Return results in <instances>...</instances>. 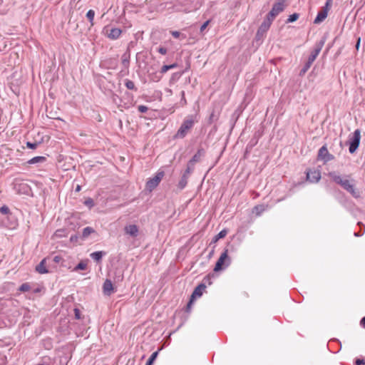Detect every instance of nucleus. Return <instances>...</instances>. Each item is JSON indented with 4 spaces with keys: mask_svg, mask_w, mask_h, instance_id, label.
Instances as JSON below:
<instances>
[{
    "mask_svg": "<svg viewBox=\"0 0 365 365\" xmlns=\"http://www.w3.org/2000/svg\"><path fill=\"white\" fill-rule=\"evenodd\" d=\"M230 264V258L228 257V250L225 249L217 259L214 267V271L215 272L221 271L227 267Z\"/></svg>",
    "mask_w": 365,
    "mask_h": 365,
    "instance_id": "obj_3",
    "label": "nucleus"
},
{
    "mask_svg": "<svg viewBox=\"0 0 365 365\" xmlns=\"http://www.w3.org/2000/svg\"><path fill=\"white\" fill-rule=\"evenodd\" d=\"M123 274H120V275H118V276L117 277V279H118V281H121V280H123Z\"/></svg>",
    "mask_w": 365,
    "mask_h": 365,
    "instance_id": "obj_50",
    "label": "nucleus"
},
{
    "mask_svg": "<svg viewBox=\"0 0 365 365\" xmlns=\"http://www.w3.org/2000/svg\"><path fill=\"white\" fill-rule=\"evenodd\" d=\"M87 267V263L85 262H79L73 269V271L84 270Z\"/></svg>",
    "mask_w": 365,
    "mask_h": 365,
    "instance_id": "obj_31",
    "label": "nucleus"
},
{
    "mask_svg": "<svg viewBox=\"0 0 365 365\" xmlns=\"http://www.w3.org/2000/svg\"><path fill=\"white\" fill-rule=\"evenodd\" d=\"M194 124L195 120H193L192 116H188L186 118L183 120L176 134L174 135V138H184L187 133L190 130V129L193 127Z\"/></svg>",
    "mask_w": 365,
    "mask_h": 365,
    "instance_id": "obj_2",
    "label": "nucleus"
},
{
    "mask_svg": "<svg viewBox=\"0 0 365 365\" xmlns=\"http://www.w3.org/2000/svg\"><path fill=\"white\" fill-rule=\"evenodd\" d=\"M217 118V115L214 113V112H212L210 115V123H212L214 122L215 120H216Z\"/></svg>",
    "mask_w": 365,
    "mask_h": 365,
    "instance_id": "obj_43",
    "label": "nucleus"
},
{
    "mask_svg": "<svg viewBox=\"0 0 365 365\" xmlns=\"http://www.w3.org/2000/svg\"><path fill=\"white\" fill-rule=\"evenodd\" d=\"M359 45H360V38H359L357 42H356V49H359Z\"/></svg>",
    "mask_w": 365,
    "mask_h": 365,
    "instance_id": "obj_51",
    "label": "nucleus"
},
{
    "mask_svg": "<svg viewBox=\"0 0 365 365\" xmlns=\"http://www.w3.org/2000/svg\"><path fill=\"white\" fill-rule=\"evenodd\" d=\"M205 288L206 286L203 283H201L199 285H197L195 288L192 294H191L190 297L192 298V299H195L197 297H201L202 294V292L205 289Z\"/></svg>",
    "mask_w": 365,
    "mask_h": 365,
    "instance_id": "obj_15",
    "label": "nucleus"
},
{
    "mask_svg": "<svg viewBox=\"0 0 365 365\" xmlns=\"http://www.w3.org/2000/svg\"><path fill=\"white\" fill-rule=\"evenodd\" d=\"M74 313H75L76 319H81V312H80V310L78 309H74Z\"/></svg>",
    "mask_w": 365,
    "mask_h": 365,
    "instance_id": "obj_44",
    "label": "nucleus"
},
{
    "mask_svg": "<svg viewBox=\"0 0 365 365\" xmlns=\"http://www.w3.org/2000/svg\"><path fill=\"white\" fill-rule=\"evenodd\" d=\"M194 165H193L192 163H191L190 162L188 161L187 165V168L185 170V172L183 173V175H187V176L189 177L190 175L194 170Z\"/></svg>",
    "mask_w": 365,
    "mask_h": 365,
    "instance_id": "obj_28",
    "label": "nucleus"
},
{
    "mask_svg": "<svg viewBox=\"0 0 365 365\" xmlns=\"http://www.w3.org/2000/svg\"><path fill=\"white\" fill-rule=\"evenodd\" d=\"M148 110V108L144 105H140L138 106V110L140 113H146Z\"/></svg>",
    "mask_w": 365,
    "mask_h": 365,
    "instance_id": "obj_35",
    "label": "nucleus"
},
{
    "mask_svg": "<svg viewBox=\"0 0 365 365\" xmlns=\"http://www.w3.org/2000/svg\"><path fill=\"white\" fill-rule=\"evenodd\" d=\"M160 79V77L154 76V78H152V80L155 81H158Z\"/></svg>",
    "mask_w": 365,
    "mask_h": 365,
    "instance_id": "obj_52",
    "label": "nucleus"
},
{
    "mask_svg": "<svg viewBox=\"0 0 365 365\" xmlns=\"http://www.w3.org/2000/svg\"><path fill=\"white\" fill-rule=\"evenodd\" d=\"M312 64V63L311 62L307 61V62L304 63L303 68L299 71V76H303L307 73V71L309 69Z\"/></svg>",
    "mask_w": 365,
    "mask_h": 365,
    "instance_id": "obj_25",
    "label": "nucleus"
},
{
    "mask_svg": "<svg viewBox=\"0 0 365 365\" xmlns=\"http://www.w3.org/2000/svg\"><path fill=\"white\" fill-rule=\"evenodd\" d=\"M113 291V287L111 280L106 279L103 284V292L104 294L110 296Z\"/></svg>",
    "mask_w": 365,
    "mask_h": 365,
    "instance_id": "obj_16",
    "label": "nucleus"
},
{
    "mask_svg": "<svg viewBox=\"0 0 365 365\" xmlns=\"http://www.w3.org/2000/svg\"><path fill=\"white\" fill-rule=\"evenodd\" d=\"M171 34L172 36L174 37V38H179L180 36V32L178 31H173L171 32Z\"/></svg>",
    "mask_w": 365,
    "mask_h": 365,
    "instance_id": "obj_47",
    "label": "nucleus"
},
{
    "mask_svg": "<svg viewBox=\"0 0 365 365\" xmlns=\"http://www.w3.org/2000/svg\"><path fill=\"white\" fill-rule=\"evenodd\" d=\"M0 212L4 215H8L10 213V210L6 205H3L0 207Z\"/></svg>",
    "mask_w": 365,
    "mask_h": 365,
    "instance_id": "obj_34",
    "label": "nucleus"
},
{
    "mask_svg": "<svg viewBox=\"0 0 365 365\" xmlns=\"http://www.w3.org/2000/svg\"><path fill=\"white\" fill-rule=\"evenodd\" d=\"M213 252H214V250H212L210 252V255H212L213 254Z\"/></svg>",
    "mask_w": 365,
    "mask_h": 365,
    "instance_id": "obj_56",
    "label": "nucleus"
},
{
    "mask_svg": "<svg viewBox=\"0 0 365 365\" xmlns=\"http://www.w3.org/2000/svg\"><path fill=\"white\" fill-rule=\"evenodd\" d=\"M328 176L337 185H340L344 190L348 192L353 197L358 199L361 197V192L359 189L356 188L354 180H349L347 178H343L336 172L332 171L328 173Z\"/></svg>",
    "mask_w": 365,
    "mask_h": 365,
    "instance_id": "obj_1",
    "label": "nucleus"
},
{
    "mask_svg": "<svg viewBox=\"0 0 365 365\" xmlns=\"http://www.w3.org/2000/svg\"><path fill=\"white\" fill-rule=\"evenodd\" d=\"M176 67H178V64L176 63L170 64V65H164V66H162V68L160 69V73H165L168 70L172 69V68H175Z\"/></svg>",
    "mask_w": 365,
    "mask_h": 365,
    "instance_id": "obj_26",
    "label": "nucleus"
},
{
    "mask_svg": "<svg viewBox=\"0 0 365 365\" xmlns=\"http://www.w3.org/2000/svg\"><path fill=\"white\" fill-rule=\"evenodd\" d=\"M165 175L163 171H158L153 178H150L145 185L146 189L153 191L160 182Z\"/></svg>",
    "mask_w": 365,
    "mask_h": 365,
    "instance_id": "obj_4",
    "label": "nucleus"
},
{
    "mask_svg": "<svg viewBox=\"0 0 365 365\" xmlns=\"http://www.w3.org/2000/svg\"><path fill=\"white\" fill-rule=\"evenodd\" d=\"M158 352H159V350L158 351H156L155 352H153L150 356L149 357V359H148V361H146L147 364H150V365H153L154 361H155L158 355Z\"/></svg>",
    "mask_w": 365,
    "mask_h": 365,
    "instance_id": "obj_29",
    "label": "nucleus"
},
{
    "mask_svg": "<svg viewBox=\"0 0 365 365\" xmlns=\"http://www.w3.org/2000/svg\"><path fill=\"white\" fill-rule=\"evenodd\" d=\"M125 86L129 90H133L135 91H137V88L135 87V83L129 79L125 80Z\"/></svg>",
    "mask_w": 365,
    "mask_h": 365,
    "instance_id": "obj_27",
    "label": "nucleus"
},
{
    "mask_svg": "<svg viewBox=\"0 0 365 365\" xmlns=\"http://www.w3.org/2000/svg\"><path fill=\"white\" fill-rule=\"evenodd\" d=\"M46 160V158L44 156H36L31 159H30L27 163L29 164H36L39 163H43Z\"/></svg>",
    "mask_w": 365,
    "mask_h": 365,
    "instance_id": "obj_23",
    "label": "nucleus"
},
{
    "mask_svg": "<svg viewBox=\"0 0 365 365\" xmlns=\"http://www.w3.org/2000/svg\"><path fill=\"white\" fill-rule=\"evenodd\" d=\"M331 2H332V0H327L325 6L317 14V16L314 21V24H319L321 22H322L327 17L328 11L329 9Z\"/></svg>",
    "mask_w": 365,
    "mask_h": 365,
    "instance_id": "obj_8",
    "label": "nucleus"
},
{
    "mask_svg": "<svg viewBox=\"0 0 365 365\" xmlns=\"http://www.w3.org/2000/svg\"><path fill=\"white\" fill-rule=\"evenodd\" d=\"M365 359H356L355 361V365H364Z\"/></svg>",
    "mask_w": 365,
    "mask_h": 365,
    "instance_id": "obj_41",
    "label": "nucleus"
},
{
    "mask_svg": "<svg viewBox=\"0 0 365 365\" xmlns=\"http://www.w3.org/2000/svg\"><path fill=\"white\" fill-rule=\"evenodd\" d=\"M262 206H255V209L257 210V211H259V208H261Z\"/></svg>",
    "mask_w": 365,
    "mask_h": 365,
    "instance_id": "obj_55",
    "label": "nucleus"
},
{
    "mask_svg": "<svg viewBox=\"0 0 365 365\" xmlns=\"http://www.w3.org/2000/svg\"><path fill=\"white\" fill-rule=\"evenodd\" d=\"M38 143H31V142L26 143L27 148H29L30 149H36V147L38 146Z\"/></svg>",
    "mask_w": 365,
    "mask_h": 365,
    "instance_id": "obj_36",
    "label": "nucleus"
},
{
    "mask_svg": "<svg viewBox=\"0 0 365 365\" xmlns=\"http://www.w3.org/2000/svg\"><path fill=\"white\" fill-rule=\"evenodd\" d=\"M209 23H210V21L208 20V21H206L205 22H204V23L201 25V26H200V31L201 33H202V32H203V31L206 29V27L207 26V25L209 24Z\"/></svg>",
    "mask_w": 365,
    "mask_h": 365,
    "instance_id": "obj_40",
    "label": "nucleus"
},
{
    "mask_svg": "<svg viewBox=\"0 0 365 365\" xmlns=\"http://www.w3.org/2000/svg\"><path fill=\"white\" fill-rule=\"evenodd\" d=\"M205 153V151L203 148L198 149L197 153L192 156V158L189 160V162L195 165V163L200 160L201 157L204 156Z\"/></svg>",
    "mask_w": 365,
    "mask_h": 365,
    "instance_id": "obj_18",
    "label": "nucleus"
},
{
    "mask_svg": "<svg viewBox=\"0 0 365 365\" xmlns=\"http://www.w3.org/2000/svg\"><path fill=\"white\" fill-rule=\"evenodd\" d=\"M124 231L126 235L132 237H136L139 234V229L136 225H128L124 227Z\"/></svg>",
    "mask_w": 365,
    "mask_h": 365,
    "instance_id": "obj_12",
    "label": "nucleus"
},
{
    "mask_svg": "<svg viewBox=\"0 0 365 365\" xmlns=\"http://www.w3.org/2000/svg\"><path fill=\"white\" fill-rule=\"evenodd\" d=\"M158 51L163 54V55H165L167 53V48H165V47H160L158 49Z\"/></svg>",
    "mask_w": 365,
    "mask_h": 365,
    "instance_id": "obj_45",
    "label": "nucleus"
},
{
    "mask_svg": "<svg viewBox=\"0 0 365 365\" xmlns=\"http://www.w3.org/2000/svg\"><path fill=\"white\" fill-rule=\"evenodd\" d=\"M361 139V132L359 129H356L353 136L350 138L349 150L350 153H354L359 148Z\"/></svg>",
    "mask_w": 365,
    "mask_h": 365,
    "instance_id": "obj_7",
    "label": "nucleus"
},
{
    "mask_svg": "<svg viewBox=\"0 0 365 365\" xmlns=\"http://www.w3.org/2000/svg\"><path fill=\"white\" fill-rule=\"evenodd\" d=\"M358 225L359 226L362 225L363 226V232L361 233L360 232H354V235L355 237H359V236H361L362 235H364V232H365V226L362 223V222H358Z\"/></svg>",
    "mask_w": 365,
    "mask_h": 365,
    "instance_id": "obj_37",
    "label": "nucleus"
},
{
    "mask_svg": "<svg viewBox=\"0 0 365 365\" xmlns=\"http://www.w3.org/2000/svg\"><path fill=\"white\" fill-rule=\"evenodd\" d=\"M96 232L95 230L91 227H86L83 230L81 237L87 238L91 234Z\"/></svg>",
    "mask_w": 365,
    "mask_h": 365,
    "instance_id": "obj_24",
    "label": "nucleus"
},
{
    "mask_svg": "<svg viewBox=\"0 0 365 365\" xmlns=\"http://www.w3.org/2000/svg\"><path fill=\"white\" fill-rule=\"evenodd\" d=\"M195 299H192V298L190 297V299L189 301V302L187 303V307H186V312H189L191 309V306H192V304L193 302Z\"/></svg>",
    "mask_w": 365,
    "mask_h": 365,
    "instance_id": "obj_42",
    "label": "nucleus"
},
{
    "mask_svg": "<svg viewBox=\"0 0 365 365\" xmlns=\"http://www.w3.org/2000/svg\"><path fill=\"white\" fill-rule=\"evenodd\" d=\"M188 178H189L188 176L182 174V175L181 176V178L178 184V187L180 190H183L186 187V185L187 184Z\"/></svg>",
    "mask_w": 365,
    "mask_h": 365,
    "instance_id": "obj_20",
    "label": "nucleus"
},
{
    "mask_svg": "<svg viewBox=\"0 0 365 365\" xmlns=\"http://www.w3.org/2000/svg\"><path fill=\"white\" fill-rule=\"evenodd\" d=\"M81 190V186L80 185H77L76 188V192H78Z\"/></svg>",
    "mask_w": 365,
    "mask_h": 365,
    "instance_id": "obj_53",
    "label": "nucleus"
},
{
    "mask_svg": "<svg viewBox=\"0 0 365 365\" xmlns=\"http://www.w3.org/2000/svg\"><path fill=\"white\" fill-rule=\"evenodd\" d=\"M272 24V19H266L263 21V22L259 26L256 36L255 39L256 41H260L263 38L264 36L267 33V31L269 30L270 26Z\"/></svg>",
    "mask_w": 365,
    "mask_h": 365,
    "instance_id": "obj_6",
    "label": "nucleus"
},
{
    "mask_svg": "<svg viewBox=\"0 0 365 365\" xmlns=\"http://www.w3.org/2000/svg\"><path fill=\"white\" fill-rule=\"evenodd\" d=\"M50 257L43 259L40 263L36 267V271L39 274H47L48 270L46 268V261L50 260Z\"/></svg>",
    "mask_w": 365,
    "mask_h": 365,
    "instance_id": "obj_13",
    "label": "nucleus"
},
{
    "mask_svg": "<svg viewBox=\"0 0 365 365\" xmlns=\"http://www.w3.org/2000/svg\"><path fill=\"white\" fill-rule=\"evenodd\" d=\"M30 285L27 283H24L22 284L19 288V290L21 291V292H28L30 290Z\"/></svg>",
    "mask_w": 365,
    "mask_h": 365,
    "instance_id": "obj_33",
    "label": "nucleus"
},
{
    "mask_svg": "<svg viewBox=\"0 0 365 365\" xmlns=\"http://www.w3.org/2000/svg\"><path fill=\"white\" fill-rule=\"evenodd\" d=\"M122 33L121 29L118 28H112L109 31L106 29V34L108 38L115 40L119 38Z\"/></svg>",
    "mask_w": 365,
    "mask_h": 365,
    "instance_id": "obj_14",
    "label": "nucleus"
},
{
    "mask_svg": "<svg viewBox=\"0 0 365 365\" xmlns=\"http://www.w3.org/2000/svg\"><path fill=\"white\" fill-rule=\"evenodd\" d=\"M361 231L363 232V226L362 225H361Z\"/></svg>",
    "mask_w": 365,
    "mask_h": 365,
    "instance_id": "obj_57",
    "label": "nucleus"
},
{
    "mask_svg": "<svg viewBox=\"0 0 365 365\" xmlns=\"http://www.w3.org/2000/svg\"><path fill=\"white\" fill-rule=\"evenodd\" d=\"M262 206H255V209L257 210V211H259V208H261Z\"/></svg>",
    "mask_w": 365,
    "mask_h": 365,
    "instance_id": "obj_54",
    "label": "nucleus"
},
{
    "mask_svg": "<svg viewBox=\"0 0 365 365\" xmlns=\"http://www.w3.org/2000/svg\"><path fill=\"white\" fill-rule=\"evenodd\" d=\"M324 43H325V39L323 38L316 43L314 48L312 50V51L311 52V54L309 55V56L308 58V60H307L308 61L313 63V62L317 58V56L319 54L321 50L322 49V48L324 45Z\"/></svg>",
    "mask_w": 365,
    "mask_h": 365,
    "instance_id": "obj_10",
    "label": "nucleus"
},
{
    "mask_svg": "<svg viewBox=\"0 0 365 365\" xmlns=\"http://www.w3.org/2000/svg\"><path fill=\"white\" fill-rule=\"evenodd\" d=\"M321 179L319 170H314L307 172V180L310 182H317Z\"/></svg>",
    "mask_w": 365,
    "mask_h": 365,
    "instance_id": "obj_11",
    "label": "nucleus"
},
{
    "mask_svg": "<svg viewBox=\"0 0 365 365\" xmlns=\"http://www.w3.org/2000/svg\"><path fill=\"white\" fill-rule=\"evenodd\" d=\"M299 14L294 13V14L289 15V18L287 20V23L294 22L299 19Z\"/></svg>",
    "mask_w": 365,
    "mask_h": 365,
    "instance_id": "obj_32",
    "label": "nucleus"
},
{
    "mask_svg": "<svg viewBox=\"0 0 365 365\" xmlns=\"http://www.w3.org/2000/svg\"><path fill=\"white\" fill-rule=\"evenodd\" d=\"M181 103H183V105H185L187 103L185 97V91H181Z\"/></svg>",
    "mask_w": 365,
    "mask_h": 365,
    "instance_id": "obj_46",
    "label": "nucleus"
},
{
    "mask_svg": "<svg viewBox=\"0 0 365 365\" xmlns=\"http://www.w3.org/2000/svg\"><path fill=\"white\" fill-rule=\"evenodd\" d=\"M78 237L77 235H72L70 238V241L71 242H76L77 240H78Z\"/></svg>",
    "mask_w": 365,
    "mask_h": 365,
    "instance_id": "obj_48",
    "label": "nucleus"
},
{
    "mask_svg": "<svg viewBox=\"0 0 365 365\" xmlns=\"http://www.w3.org/2000/svg\"><path fill=\"white\" fill-rule=\"evenodd\" d=\"M284 9V0H279L278 2L274 4L272 9L268 13L266 19H272V22L274 19Z\"/></svg>",
    "mask_w": 365,
    "mask_h": 365,
    "instance_id": "obj_5",
    "label": "nucleus"
},
{
    "mask_svg": "<svg viewBox=\"0 0 365 365\" xmlns=\"http://www.w3.org/2000/svg\"><path fill=\"white\" fill-rule=\"evenodd\" d=\"M85 205L89 207H92L94 205L93 200L91 198H88L85 201Z\"/></svg>",
    "mask_w": 365,
    "mask_h": 365,
    "instance_id": "obj_39",
    "label": "nucleus"
},
{
    "mask_svg": "<svg viewBox=\"0 0 365 365\" xmlns=\"http://www.w3.org/2000/svg\"><path fill=\"white\" fill-rule=\"evenodd\" d=\"M360 324L365 328V317L361 319Z\"/></svg>",
    "mask_w": 365,
    "mask_h": 365,
    "instance_id": "obj_49",
    "label": "nucleus"
},
{
    "mask_svg": "<svg viewBox=\"0 0 365 365\" xmlns=\"http://www.w3.org/2000/svg\"><path fill=\"white\" fill-rule=\"evenodd\" d=\"M318 159L327 163L334 159V156L330 154L328 151L327 145H323L318 152Z\"/></svg>",
    "mask_w": 365,
    "mask_h": 365,
    "instance_id": "obj_9",
    "label": "nucleus"
},
{
    "mask_svg": "<svg viewBox=\"0 0 365 365\" xmlns=\"http://www.w3.org/2000/svg\"><path fill=\"white\" fill-rule=\"evenodd\" d=\"M106 253L104 252H103V251H97V252H94L91 253L90 256L95 261L99 262V261L101 260L103 256Z\"/></svg>",
    "mask_w": 365,
    "mask_h": 365,
    "instance_id": "obj_22",
    "label": "nucleus"
},
{
    "mask_svg": "<svg viewBox=\"0 0 365 365\" xmlns=\"http://www.w3.org/2000/svg\"><path fill=\"white\" fill-rule=\"evenodd\" d=\"M62 260V257L59 255H56L52 258V261L56 264L60 263Z\"/></svg>",
    "mask_w": 365,
    "mask_h": 365,
    "instance_id": "obj_38",
    "label": "nucleus"
},
{
    "mask_svg": "<svg viewBox=\"0 0 365 365\" xmlns=\"http://www.w3.org/2000/svg\"><path fill=\"white\" fill-rule=\"evenodd\" d=\"M122 64L125 68H128L130 63V51L128 49L127 52L122 55Z\"/></svg>",
    "mask_w": 365,
    "mask_h": 365,
    "instance_id": "obj_19",
    "label": "nucleus"
},
{
    "mask_svg": "<svg viewBox=\"0 0 365 365\" xmlns=\"http://www.w3.org/2000/svg\"><path fill=\"white\" fill-rule=\"evenodd\" d=\"M15 188L17 191L22 194L29 195L31 191L30 187L25 182H21L15 185Z\"/></svg>",
    "mask_w": 365,
    "mask_h": 365,
    "instance_id": "obj_17",
    "label": "nucleus"
},
{
    "mask_svg": "<svg viewBox=\"0 0 365 365\" xmlns=\"http://www.w3.org/2000/svg\"><path fill=\"white\" fill-rule=\"evenodd\" d=\"M94 16H95V11L93 9H90L87 11L86 17L89 20L91 26L93 25Z\"/></svg>",
    "mask_w": 365,
    "mask_h": 365,
    "instance_id": "obj_30",
    "label": "nucleus"
},
{
    "mask_svg": "<svg viewBox=\"0 0 365 365\" xmlns=\"http://www.w3.org/2000/svg\"><path fill=\"white\" fill-rule=\"evenodd\" d=\"M227 234L226 229L222 230L217 235H216L212 240L211 243L217 242L220 239L224 238Z\"/></svg>",
    "mask_w": 365,
    "mask_h": 365,
    "instance_id": "obj_21",
    "label": "nucleus"
}]
</instances>
